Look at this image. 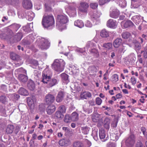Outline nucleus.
Instances as JSON below:
<instances>
[{
  "label": "nucleus",
  "mask_w": 147,
  "mask_h": 147,
  "mask_svg": "<svg viewBox=\"0 0 147 147\" xmlns=\"http://www.w3.org/2000/svg\"><path fill=\"white\" fill-rule=\"evenodd\" d=\"M52 73L48 69H45L42 72L41 81L50 88L58 83V81L55 78L51 79Z\"/></svg>",
  "instance_id": "obj_1"
},
{
  "label": "nucleus",
  "mask_w": 147,
  "mask_h": 147,
  "mask_svg": "<svg viewBox=\"0 0 147 147\" xmlns=\"http://www.w3.org/2000/svg\"><path fill=\"white\" fill-rule=\"evenodd\" d=\"M42 23L44 28H48L54 26L55 20L52 15L44 16H43Z\"/></svg>",
  "instance_id": "obj_2"
},
{
  "label": "nucleus",
  "mask_w": 147,
  "mask_h": 147,
  "mask_svg": "<svg viewBox=\"0 0 147 147\" xmlns=\"http://www.w3.org/2000/svg\"><path fill=\"white\" fill-rule=\"evenodd\" d=\"M65 65V63L63 59H57L55 60L52 67L55 71L61 72L63 71Z\"/></svg>",
  "instance_id": "obj_3"
},
{
  "label": "nucleus",
  "mask_w": 147,
  "mask_h": 147,
  "mask_svg": "<svg viewBox=\"0 0 147 147\" xmlns=\"http://www.w3.org/2000/svg\"><path fill=\"white\" fill-rule=\"evenodd\" d=\"M68 21L67 17L66 15H59L57 16L56 24L59 26L62 24L67 23Z\"/></svg>",
  "instance_id": "obj_4"
},
{
  "label": "nucleus",
  "mask_w": 147,
  "mask_h": 147,
  "mask_svg": "<svg viewBox=\"0 0 147 147\" xmlns=\"http://www.w3.org/2000/svg\"><path fill=\"white\" fill-rule=\"evenodd\" d=\"M90 14L91 20L94 22H95L96 24L99 22V18L101 14L100 12L94 11L93 12H90Z\"/></svg>",
  "instance_id": "obj_5"
},
{
  "label": "nucleus",
  "mask_w": 147,
  "mask_h": 147,
  "mask_svg": "<svg viewBox=\"0 0 147 147\" xmlns=\"http://www.w3.org/2000/svg\"><path fill=\"white\" fill-rule=\"evenodd\" d=\"M135 142V137L134 135H131L126 141V145L127 146L131 147Z\"/></svg>",
  "instance_id": "obj_6"
},
{
  "label": "nucleus",
  "mask_w": 147,
  "mask_h": 147,
  "mask_svg": "<svg viewBox=\"0 0 147 147\" xmlns=\"http://www.w3.org/2000/svg\"><path fill=\"white\" fill-rule=\"evenodd\" d=\"M40 42L42 44L40 47L42 49H46L49 47L50 43L48 40L43 38H42Z\"/></svg>",
  "instance_id": "obj_7"
},
{
  "label": "nucleus",
  "mask_w": 147,
  "mask_h": 147,
  "mask_svg": "<svg viewBox=\"0 0 147 147\" xmlns=\"http://www.w3.org/2000/svg\"><path fill=\"white\" fill-rule=\"evenodd\" d=\"M92 96L91 93L88 91H84L81 92L80 97L82 100L87 99Z\"/></svg>",
  "instance_id": "obj_8"
},
{
  "label": "nucleus",
  "mask_w": 147,
  "mask_h": 147,
  "mask_svg": "<svg viewBox=\"0 0 147 147\" xmlns=\"http://www.w3.org/2000/svg\"><path fill=\"white\" fill-rule=\"evenodd\" d=\"M119 15V11L116 9H111L110 12V16L112 18H116Z\"/></svg>",
  "instance_id": "obj_9"
},
{
  "label": "nucleus",
  "mask_w": 147,
  "mask_h": 147,
  "mask_svg": "<svg viewBox=\"0 0 147 147\" xmlns=\"http://www.w3.org/2000/svg\"><path fill=\"white\" fill-rule=\"evenodd\" d=\"M117 24L116 21L112 19L109 20L107 22V26L108 27L113 28H116Z\"/></svg>",
  "instance_id": "obj_10"
},
{
  "label": "nucleus",
  "mask_w": 147,
  "mask_h": 147,
  "mask_svg": "<svg viewBox=\"0 0 147 147\" xmlns=\"http://www.w3.org/2000/svg\"><path fill=\"white\" fill-rule=\"evenodd\" d=\"M89 5L88 4L85 2H82L80 3V5L79 8L80 11L83 12H86L87 11Z\"/></svg>",
  "instance_id": "obj_11"
},
{
  "label": "nucleus",
  "mask_w": 147,
  "mask_h": 147,
  "mask_svg": "<svg viewBox=\"0 0 147 147\" xmlns=\"http://www.w3.org/2000/svg\"><path fill=\"white\" fill-rule=\"evenodd\" d=\"M55 100L54 96L51 94H48L45 97V101L47 104L52 103Z\"/></svg>",
  "instance_id": "obj_12"
},
{
  "label": "nucleus",
  "mask_w": 147,
  "mask_h": 147,
  "mask_svg": "<svg viewBox=\"0 0 147 147\" xmlns=\"http://www.w3.org/2000/svg\"><path fill=\"white\" fill-rule=\"evenodd\" d=\"M143 17L141 16L140 15L134 16L131 18L132 20L136 25L139 24L141 22V20H143Z\"/></svg>",
  "instance_id": "obj_13"
},
{
  "label": "nucleus",
  "mask_w": 147,
  "mask_h": 147,
  "mask_svg": "<svg viewBox=\"0 0 147 147\" xmlns=\"http://www.w3.org/2000/svg\"><path fill=\"white\" fill-rule=\"evenodd\" d=\"M22 3L23 7L26 9H30L32 7V3L29 0H24L23 1Z\"/></svg>",
  "instance_id": "obj_14"
},
{
  "label": "nucleus",
  "mask_w": 147,
  "mask_h": 147,
  "mask_svg": "<svg viewBox=\"0 0 147 147\" xmlns=\"http://www.w3.org/2000/svg\"><path fill=\"white\" fill-rule=\"evenodd\" d=\"M56 109L55 106L53 105H51L48 106L46 109V111L48 114H52L55 111Z\"/></svg>",
  "instance_id": "obj_15"
},
{
  "label": "nucleus",
  "mask_w": 147,
  "mask_h": 147,
  "mask_svg": "<svg viewBox=\"0 0 147 147\" xmlns=\"http://www.w3.org/2000/svg\"><path fill=\"white\" fill-rule=\"evenodd\" d=\"M121 24L124 28H127L129 27L132 26L134 25L132 22L129 20L126 21H123L121 22Z\"/></svg>",
  "instance_id": "obj_16"
},
{
  "label": "nucleus",
  "mask_w": 147,
  "mask_h": 147,
  "mask_svg": "<svg viewBox=\"0 0 147 147\" xmlns=\"http://www.w3.org/2000/svg\"><path fill=\"white\" fill-rule=\"evenodd\" d=\"M89 53L95 58H97L99 56V54L98 49L93 48L89 50Z\"/></svg>",
  "instance_id": "obj_17"
},
{
  "label": "nucleus",
  "mask_w": 147,
  "mask_h": 147,
  "mask_svg": "<svg viewBox=\"0 0 147 147\" xmlns=\"http://www.w3.org/2000/svg\"><path fill=\"white\" fill-rule=\"evenodd\" d=\"M122 42V39L120 38H117L115 39L113 43V45L114 47L118 48L121 45Z\"/></svg>",
  "instance_id": "obj_18"
},
{
  "label": "nucleus",
  "mask_w": 147,
  "mask_h": 147,
  "mask_svg": "<svg viewBox=\"0 0 147 147\" xmlns=\"http://www.w3.org/2000/svg\"><path fill=\"white\" fill-rule=\"evenodd\" d=\"M96 45L93 41H89L87 43L85 47L86 49L89 50L90 49H92Z\"/></svg>",
  "instance_id": "obj_19"
},
{
  "label": "nucleus",
  "mask_w": 147,
  "mask_h": 147,
  "mask_svg": "<svg viewBox=\"0 0 147 147\" xmlns=\"http://www.w3.org/2000/svg\"><path fill=\"white\" fill-rule=\"evenodd\" d=\"M64 96V93L63 92H59L56 98V101L59 102H61L63 99Z\"/></svg>",
  "instance_id": "obj_20"
},
{
  "label": "nucleus",
  "mask_w": 147,
  "mask_h": 147,
  "mask_svg": "<svg viewBox=\"0 0 147 147\" xmlns=\"http://www.w3.org/2000/svg\"><path fill=\"white\" fill-rule=\"evenodd\" d=\"M126 59L129 63H132L135 61L136 57L134 54H131L129 55Z\"/></svg>",
  "instance_id": "obj_21"
},
{
  "label": "nucleus",
  "mask_w": 147,
  "mask_h": 147,
  "mask_svg": "<svg viewBox=\"0 0 147 147\" xmlns=\"http://www.w3.org/2000/svg\"><path fill=\"white\" fill-rule=\"evenodd\" d=\"M97 71L96 67L94 66H91L88 69V71L91 75L95 74Z\"/></svg>",
  "instance_id": "obj_22"
},
{
  "label": "nucleus",
  "mask_w": 147,
  "mask_h": 147,
  "mask_svg": "<svg viewBox=\"0 0 147 147\" xmlns=\"http://www.w3.org/2000/svg\"><path fill=\"white\" fill-rule=\"evenodd\" d=\"M73 147H85V146L83 142L78 141L73 143Z\"/></svg>",
  "instance_id": "obj_23"
},
{
  "label": "nucleus",
  "mask_w": 147,
  "mask_h": 147,
  "mask_svg": "<svg viewBox=\"0 0 147 147\" xmlns=\"http://www.w3.org/2000/svg\"><path fill=\"white\" fill-rule=\"evenodd\" d=\"M100 36L103 38H107L109 36V32L106 29L102 30L100 33Z\"/></svg>",
  "instance_id": "obj_24"
},
{
  "label": "nucleus",
  "mask_w": 147,
  "mask_h": 147,
  "mask_svg": "<svg viewBox=\"0 0 147 147\" xmlns=\"http://www.w3.org/2000/svg\"><path fill=\"white\" fill-rule=\"evenodd\" d=\"M22 34L21 33H17L14 36L13 39V42H16L20 41L22 39Z\"/></svg>",
  "instance_id": "obj_25"
},
{
  "label": "nucleus",
  "mask_w": 147,
  "mask_h": 147,
  "mask_svg": "<svg viewBox=\"0 0 147 147\" xmlns=\"http://www.w3.org/2000/svg\"><path fill=\"white\" fill-rule=\"evenodd\" d=\"M18 79L21 82H26L27 81L28 78L26 75L20 74L19 75Z\"/></svg>",
  "instance_id": "obj_26"
},
{
  "label": "nucleus",
  "mask_w": 147,
  "mask_h": 147,
  "mask_svg": "<svg viewBox=\"0 0 147 147\" xmlns=\"http://www.w3.org/2000/svg\"><path fill=\"white\" fill-rule=\"evenodd\" d=\"M74 25L80 28L83 27L84 25L83 22L82 20H80L76 21L74 22Z\"/></svg>",
  "instance_id": "obj_27"
},
{
  "label": "nucleus",
  "mask_w": 147,
  "mask_h": 147,
  "mask_svg": "<svg viewBox=\"0 0 147 147\" xmlns=\"http://www.w3.org/2000/svg\"><path fill=\"white\" fill-rule=\"evenodd\" d=\"M99 135L100 139L101 140H102V142H105L106 141L105 140H103L105 137L104 130L102 129H100L99 131Z\"/></svg>",
  "instance_id": "obj_28"
},
{
  "label": "nucleus",
  "mask_w": 147,
  "mask_h": 147,
  "mask_svg": "<svg viewBox=\"0 0 147 147\" xmlns=\"http://www.w3.org/2000/svg\"><path fill=\"white\" fill-rule=\"evenodd\" d=\"M18 93L20 95L24 96H27L28 94L27 90L25 88H21L18 91Z\"/></svg>",
  "instance_id": "obj_29"
},
{
  "label": "nucleus",
  "mask_w": 147,
  "mask_h": 147,
  "mask_svg": "<svg viewBox=\"0 0 147 147\" xmlns=\"http://www.w3.org/2000/svg\"><path fill=\"white\" fill-rule=\"evenodd\" d=\"M90 129V128L86 126L82 127L81 128L82 132L84 134H88Z\"/></svg>",
  "instance_id": "obj_30"
},
{
  "label": "nucleus",
  "mask_w": 147,
  "mask_h": 147,
  "mask_svg": "<svg viewBox=\"0 0 147 147\" xmlns=\"http://www.w3.org/2000/svg\"><path fill=\"white\" fill-rule=\"evenodd\" d=\"M14 126L12 125H8L6 129V132L8 134L12 133L13 130Z\"/></svg>",
  "instance_id": "obj_31"
},
{
  "label": "nucleus",
  "mask_w": 147,
  "mask_h": 147,
  "mask_svg": "<svg viewBox=\"0 0 147 147\" xmlns=\"http://www.w3.org/2000/svg\"><path fill=\"white\" fill-rule=\"evenodd\" d=\"M71 120L73 121H76L78 119V115L76 112L73 113L70 117Z\"/></svg>",
  "instance_id": "obj_32"
},
{
  "label": "nucleus",
  "mask_w": 147,
  "mask_h": 147,
  "mask_svg": "<svg viewBox=\"0 0 147 147\" xmlns=\"http://www.w3.org/2000/svg\"><path fill=\"white\" fill-rule=\"evenodd\" d=\"M27 102L28 105L31 108H33L34 107V102L33 99L30 97L28 98Z\"/></svg>",
  "instance_id": "obj_33"
},
{
  "label": "nucleus",
  "mask_w": 147,
  "mask_h": 147,
  "mask_svg": "<svg viewBox=\"0 0 147 147\" xmlns=\"http://www.w3.org/2000/svg\"><path fill=\"white\" fill-rule=\"evenodd\" d=\"M76 52L79 53H83V55H87L86 53L85 52V50L84 48H77L75 49Z\"/></svg>",
  "instance_id": "obj_34"
},
{
  "label": "nucleus",
  "mask_w": 147,
  "mask_h": 147,
  "mask_svg": "<svg viewBox=\"0 0 147 147\" xmlns=\"http://www.w3.org/2000/svg\"><path fill=\"white\" fill-rule=\"evenodd\" d=\"M28 86L29 89L31 90H34L35 88L34 83L32 81H30L28 84Z\"/></svg>",
  "instance_id": "obj_35"
},
{
  "label": "nucleus",
  "mask_w": 147,
  "mask_h": 147,
  "mask_svg": "<svg viewBox=\"0 0 147 147\" xmlns=\"http://www.w3.org/2000/svg\"><path fill=\"white\" fill-rule=\"evenodd\" d=\"M105 124L104 127L107 129H109L110 127V120L109 119L106 118L104 121Z\"/></svg>",
  "instance_id": "obj_36"
},
{
  "label": "nucleus",
  "mask_w": 147,
  "mask_h": 147,
  "mask_svg": "<svg viewBox=\"0 0 147 147\" xmlns=\"http://www.w3.org/2000/svg\"><path fill=\"white\" fill-rule=\"evenodd\" d=\"M117 3L122 8L125 7L126 6V2L125 0H118Z\"/></svg>",
  "instance_id": "obj_37"
},
{
  "label": "nucleus",
  "mask_w": 147,
  "mask_h": 147,
  "mask_svg": "<svg viewBox=\"0 0 147 147\" xmlns=\"http://www.w3.org/2000/svg\"><path fill=\"white\" fill-rule=\"evenodd\" d=\"M103 46L107 50H110L112 49V44L110 42L105 43L103 44Z\"/></svg>",
  "instance_id": "obj_38"
},
{
  "label": "nucleus",
  "mask_w": 147,
  "mask_h": 147,
  "mask_svg": "<svg viewBox=\"0 0 147 147\" xmlns=\"http://www.w3.org/2000/svg\"><path fill=\"white\" fill-rule=\"evenodd\" d=\"M131 36L130 34L127 32H124L122 33L121 36L123 38L127 39L128 38Z\"/></svg>",
  "instance_id": "obj_39"
},
{
  "label": "nucleus",
  "mask_w": 147,
  "mask_h": 147,
  "mask_svg": "<svg viewBox=\"0 0 147 147\" xmlns=\"http://www.w3.org/2000/svg\"><path fill=\"white\" fill-rule=\"evenodd\" d=\"M11 26L13 30L16 31L20 27V26L19 24H14L11 25Z\"/></svg>",
  "instance_id": "obj_40"
},
{
  "label": "nucleus",
  "mask_w": 147,
  "mask_h": 147,
  "mask_svg": "<svg viewBox=\"0 0 147 147\" xmlns=\"http://www.w3.org/2000/svg\"><path fill=\"white\" fill-rule=\"evenodd\" d=\"M55 117L57 118H62L63 117V115L62 113L58 111L56 112L55 114Z\"/></svg>",
  "instance_id": "obj_41"
},
{
  "label": "nucleus",
  "mask_w": 147,
  "mask_h": 147,
  "mask_svg": "<svg viewBox=\"0 0 147 147\" xmlns=\"http://www.w3.org/2000/svg\"><path fill=\"white\" fill-rule=\"evenodd\" d=\"M67 144V140L65 139H62L59 141V144L61 146H66Z\"/></svg>",
  "instance_id": "obj_42"
},
{
  "label": "nucleus",
  "mask_w": 147,
  "mask_h": 147,
  "mask_svg": "<svg viewBox=\"0 0 147 147\" xmlns=\"http://www.w3.org/2000/svg\"><path fill=\"white\" fill-rule=\"evenodd\" d=\"M112 81L114 82H116L118 80V76L117 74H114L112 76Z\"/></svg>",
  "instance_id": "obj_43"
},
{
  "label": "nucleus",
  "mask_w": 147,
  "mask_h": 147,
  "mask_svg": "<svg viewBox=\"0 0 147 147\" xmlns=\"http://www.w3.org/2000/svg\"><path fill=\"white\" fill-rule=\"evenodd\" d=\"M59 111L62 113H65L66 111V108L65 107L64 105H61L59 108Z\"/></svg>",
  "instance_id": "obj_44"
},
{
  "label": "nucleus",
  "mask_w": 147,
  "mask_h": 147,
  "mask_svg": "<svg viewBox=\"0 0 147 147\" xmlns=\"http://www.w3.org/2000/svg\"><path fill=\"white\" fill-rule=\"evenodd\" d=\"M62 79L64 81H67L68 78V76L66 74L63 73L61 75Z\"/></svg>",
  "instance_id": "obj_45"
},
{
  "label": "nucleus",
  "mask_w": 147,
  "mask_h": 147,
  "mask_svg": "<svg viewBox=\"0 0 147 147\" xmlns=\"http://www.w3.org/2000/svg\"><path fill=\"white\" fill-rule=\"evenodd\" d=\"M71 120V117L68 115H66L64 118V121L66 123H68L70 122Z\"/></svg>",
  "instance_id": "obj_46"
},
{
  "label": "nucleus",
  "mask_w": 147,
  "mask_h": 147,
  "mask_svg": "<svg viewBox=\"0 0 147 147\" xmlns=\"http://www.w3.org/2000/svg\"><path fill=\"white\" fill-rule=\"evenodd\" d=\"M28 17V18L29 20L31 21L33 20L34 17V14L33 12H31L28 13L27 15Z\"/></svg>",
  "instance_id": "obj_47"
},
{
  "label": "nucleus",
  "mask_w": 147,
  "mask_h": 147,
  "mask_svg": "<svg viewBox=\"0 0 147 147\" xmlns=\"http://www.w3.org/2000/svg\"><path fill=\"white\" fill-rule=\"evenodd\" d=\"M90 5L91 8L92 9H95L97 7L98 5L97 3H92L90 4Z\"/></svg>",
  "instance_id": "obj_48"
},
{
  "label": "nucleus",
  "mask_w": 147,
  "mask_h": 147,
  "mask_svg": "<svg viewBox=\"0 0 147 147\" xmlns=\"http://www.w3.org/2000/svg\"><path fill=\"white\" fill-rule=\"evenodd\" d=\"M84 142L85 144H86L85 147H89L91 145V142L87 139H85L84 140Z\"/></svg>",
  "instance_id": "obj_49"
},
{
  "label": "nucleus",
  "mask_w": 147,
  "mask_h": 147,
  "mask_svg": "<svg viewBox=\"0 0 147 147\" xmlns=\"http://www.w3.org/2000/svg\"><path fill=\"white\" fill-rule=\"evenodd\" d=\"M15 72H21L26 74V71L22 67L18 69L15 71Z\"/></svg>",
  "instance_id": "obj_50"
},
{
  "label": "nucleus",
  "mask_w": 147,
  "mask_h": 147,
  "mask_svg": "<svg viewBox=\"0 0 147 147\" xmlns=\"http://www.w3.org/2000/svg\"><path fill=\"white\" fill-rule=\"evenodd\" d=\"M110 0H99V3L100 5H103L106 3L109 2Z\"/></svg>",
  "instance_id": "obj_51"
},
{
  "label": "nucleus",
  "mask_w": 147,
  "mask_h": 147,
  "mask_svg": "<svg viewBox=\"0 0 147 147\" xmlns=\"http://www.w3.org/2000/svg\"><path fill=\"white\" fill-rule=\"evenodd\" d=\"M11 58L13 60H16L17 58L18 57V55L14 53H11L10 55Z\"/></svg>",
  "instance_id": "obj_52"
},
{
  "label": "nucleus",
  "mask_w": 147,
  "mask_h": 147,
  "mask_svg": "<svg viewBox=\"0 0 147 147\" xmlns=\"http://www.w3.org/2000/svg\"><path fill=\"white\" fill-rule=\"evenodd\" d=\"M6 100V97L4 95H1L0 96V100L2 103H4Z\"/></svg>",
  "instance_id": "obj_53"
},
{
  "label": "nucleus",
  "mask_w": 147,
  "mask_h": 147,
  "mask_svg": "<svg viewBox=\"0 0 147 147\" xmlns=\"http://www.w3.org/2000/svg\"><path fill=\"white\" fill-rule=\"evenodd\" d=\"M136 147H144V146L141 142L139 141L136 143Z\"/></svg>",
  "instance_id": "obj_54"
},
{
  "label": "nucleus",
  "mask_w": 147,
  "mask_h": 147,
  "mask_svg": "<svg viewBox=\"0 0 147 147\" xmlns=\"http://www.w3.org/2000/svg\"><path fill=\"white\" fill-rule=\"evenodd\" d=\"M96 102L97 105H100L102 102V100L99 97H97L96 98Z\"/></svg>",
  "instance_id": "obj_55"
},
{
  "label": "nucleus",
  "mask_w": 147,
  "mask_h": 147,
  "mask_svg": "<svg viewBox=\"0 0 147 147\" xmlns=\"http://www.w3.org/2000/svg\"><path fill=\"white\" fill-rule=\"evenodd\" d=\"M135 47L136 49L137 50L140 49L141 48V45L139 43L137 42L135 43Z\"/></svg>",
  "instance_id": "obj_56"
},
{
  "label": "nucleus",
  "mask_w": 147,
  "mask_h": 147,
  "mask_svg": "<svg viewBox=\"0 0 147 147\" xmlns=\"http://www.w3.org/2000/svg\"><path fill=\"white\" fill-rule=\"evenodd\" d=\"M131 83L133 85H135L136 82V80L135 78L133 76L131 78Z\"/></svg>",
  "instance_id": "obj_57"
},
{
  "label": "nucleus",
  "mask_w": 147,
  "mask_h": 147,
  "mask_svg": "<svg viewBox=\"0 0 147 147\" xmlns=\"http://www.w3.org/2000/svg\"><path fill=\"white\" fill-rule=\"evenodd\" d=\"M85 26L88 27H91L92 26V24L89 21H87L85 24Z\"/></svg>",
  "instance_id": "obj_58"
},
{
  "label": "nucleus",
  "mask_w": 147,
  "mask_h": 147,
  "mask_svg": "<svg viewBox=\"0 0 147 147\" xmlns=\"http://www.w3.org/2000/svg\"><path fill=\"white\" fill-rule=\"evenodd\" d=\"M117 121L115 120L111 124V126L113 127H116L117 125Z\"/></svg>",
  "instance_id": "obj_59"
},
{
  "label": "nucleus",
  "mask_w": 147,
  "mask_h": 147,
  "mask_svg": "<svg viewBox=\"0 0 147 147\" xmlns=\"http://www.w3.org/2000/svg\"><path fill=\"white\" fill-rule=\"evenodd\" d=\"M12 96L16 100L18 99L20 97V96L18 94H12Z\"/></svg>",
  "instance_id": "obj_60"
},
{
  "label": "nucleus",
  "mask_w": 147,
  "mask_h": 147,
  "mask_svg": "<svg viewBox=\"0 0 147 147\" xmlns=\"http://www.w3.org/2000/svg\"><path fill=\"white\" fill-rule=\"evenodd\" d=\"M115 144L113 143H109L107 145V147H115Z\"/></svg>",
  "instance_id": "obj_61"
},
{
  "label": "nucleus",
  "mask_w": 147,
  "mask_h": 147,
  "mask_svg": "<svg viewBox=\"0 0 147 147\" xmlns=\"http://www.w3.org/2000/svg\"><path fill=\"white\" fill-rule=\"evenodd\" d=\"M143 52H144V57L146 58H147V50H145V51H141V53H142Z\"/></svg>",
  "instance_id": "obj_62"
},
{
  "label": "nucleus",
  "mask_w": 147,
  "mask_h": 147,
  "mask_svg": "<svg viewBox=\"0 0 147 147\" xmlns=\"http://www.w3.org/2000/svg\"><path fill=\"white\" fill-rule=\"evenodd\" d=\"M20 128L19 127L17 126L16 127V128L14 131V132L16 134H17L19 131Z\"/></svg>",
  "instance_id": "obj_63"
},
{
  "label": "nucleus",
  "mask_w": 147,
  "mask_h": 147,
  "mask_svg": "<svg viewBox=\"0 0 147 147\" xmlns=\"http://www.w3.org/2000/svg\"><path fill=\"white\" fill-rule=\"evenodd\" d=\"M46 10L47 11H49L51 10V8L48 5H47L46 4L45 5Z\"/></svg>",
  "instance_id": "obj_64"
}]
</instances>
